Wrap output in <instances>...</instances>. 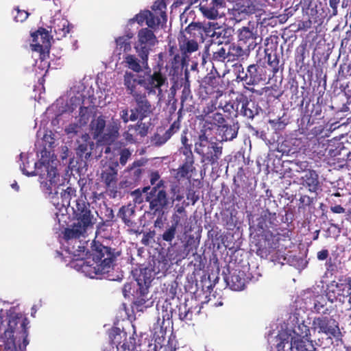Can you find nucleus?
<instances>
[{
	"instance_id": "obj_54",
	"label": "nucleus",
	"mask_w": 351,
	"mask_h": 351,
	"mask_svg": "<svg viewBox=\"0 0 351 351\" xmlns=\"http://www.w3.org/2000/svg\"><path fill=\"white\" fill-rule=\"evenodd\" d=\"M164 350L165 351H175L171 346H165Z\"/></svg>"
},
{
	"instance_id": "obj_39",
	"label": "nucleus",
	"mask_w": 351,
	"mask_h": 351,
	"mask_svg": "<svg viewBox=\"0 0 351 351\" xmlns=\"http://www.w3.org/2000/svg\"><path fill=\"white\" fill-rule=\"evenodd\" d=\"M16 15L14 16V19L17 22H23L25 21L28 16L29 13L25 10H21L19 9H16Z\"/></svg>"
},
{
	"instance_id": "obj_20",
	"label": "nucleus",
	"mask_w": 351,
	"mask_h": 351,
	"mask_svg": "<svg viewBox=\"0 0 351 351\" xmlns=\"http://www.w3.org/2000/svg\"><path fill=\"white\" fill-rule=\"evenodd\" d=\"M154 193H156L151 199H147L150 203V208L155 211L162 210L167 204V198L166 193L160 190L156 191L154 189Z\"/></svg>"
},
{
	"instance_id": "obj_36",
	"label": "nucleus",
	"mask_w": 351,
	"mask_h": 351,
	"mask_svg": "<svg viewBox=\"0 0 351 351\" xmlns=\"http://www.w3.org/2000/svg\"><path fill=\"white\" fill-rule=\"evenodd\" d=\"M132 130H134L136 135H137V138H138V136L142 138L147 134V128L145 124L140 123L137 125L136 128H132Z\"/></svg>"
},
{
	"instance_id": "obj_5",
	"label": "nucleus",
	"mask_w": 351,
	"mask_h": 351,
	"mask_svg": "<svg viewBox=\"0 0 351 351\" xmlns=\"http://www.w3.org/2000/svg\"><path fill=\"white\" fill-rule=\"evenodd\" d=\"M313 328L326 337L325 346H332L331 351H351V346H345L342 341V334L338 324L326 317L314 319Z\"/></svg>"
},
{
	"instance_id": "obj_27",
	"label": "nucleus",
	"mask_w": 351,
	"mask_h": 351,
	"mask_svg": "<svg viewBox=\"0 0 351 351\" xmlns=\"http://www.w3.org/2000/svg\"><path fill=\"white\" fill-rule=\"evenodd\" d=\"M90 127L94 138H97L104 129L105 121L102 118L98 117L92 121Z\"/></svg>"
},
{
	"instance_id": "obj_26",
	"label": "nucleus",
	"mask_w": 351,
	"mask_h": 351,
	"mask_svg": "<svg viewBox=\"0 0 351 351\" xmlns=\"http://www.w3.org/2000/svg\"><path fill=\"white\" fill-rule=\"evenodd\" d=\"M219 132L223 133L222 141H230L237 135V128L235 125L226 126L221 125L219 128Z\"/></svg>"
},
{
	"instance_id": "obj_42",
	"label": "nucleus",
	"mask_w": 351,
	"mask_h": 351,
	"mask_svg": "<svg viewBox=\"0 0 351 351\" xmlns=\"http://www.w3.org/2000/svg\"><path fill=\"white\" fill-rule=\"evenodd\" d=\"M189 310H187L186 307L184 309L180 308L179 317L181 320L190 319L189 317Z\"/></svg>"
},
{
	"instance_id": "obj_32",
	"label": "nucleus",
	"mask_w": 351,
	"mask_h": 351,
	"mask_svg": "<svg viewBox=\"0 0 351 351\" xmlns=\"http://www.w3.org/2000/svg\"><path fill=\"white\" fill-rule=\"evenodd\" d=\"M88 118L85 114H82L80 120V123H73L69 125L66 128L65 132L67 134H75L77 132L78 129L84 124H86Z\"/></svg>"
},
{
	"instance_id": "obj_60",
	"label": "nucleus",
	"mask_w": 351,
	"mask_h": 351,
	"mask_svg": "<svg viewBox=\"0 0 351 351\" xmlns=\"http://www.w3.org/2000/svg\"><path fill=\"white\" fill-rule=\"evenodd\" d=\"M56 214L57 217L59 216V213H56Z\"/></svg>"
},
{
	"instance_id": "obj_2",
	"label": "nucleus",
	"mask_w": 351,
	"mask_h": 351,
	"mask_svg": "<svg viewBox=\"0 0 351 351\" xmlns=\"http://www.w3.org/2000/svg\"><path fill=\"white\" fill-rule=\"evenodd\" d=\"M73 210L77 222L64 231V237L68 242L65 251L71 255L73 263H76L87 256L85 243H82L79 239L86 238L93 231L97 218L83 200L76 201Z\"/></svg>"
},
{
	"instance_id": "obj_50",
	"label": "nucleus",
	"mask_w": 351,
	"mask_h": 351,
	"mask_svg": "<svg viewBox=\"0 0 351 351\" xmlns=\"http://www.w3.org/2000/svg\"><path fill=\"white\" fill-rule=\"evenodd\" d=\"M210 27H212L213 29H217L220 27V25L218 23L210 22L208 23Z\"/></svg>"
},
{
	"instance_id": "obj_53",
	"label": "nucleus",
	"mask_w": 351,
	"mask_h": 351,
	"mask_svg": "<svg viewBox=\"0 0 351 351\" xmlns=\"http://www.w3.org/2000/svg\"><path fill=\"white\" fill-rule=\"evenodd\" d=\"M183 197H184L183 195H176L175 200L180 202L183 199Z\"/></svg>"
},
{
	"instance_id": "obj_9",
	"label": "nucleus",
	"mask_w": 351,
	"mask_h": 351,
	"mask_svg": "<svg viewBox=\"0 0 351 351\" xmlns=\"http://www.w3.org/2000/svg\"><path fill=\"white\" fill-rule=\"evenodd\" d=\"M166 77L160 72L145 74L142 76V86L147 90L148 95L157 94L159 100L162 97V86L166 82Z\"/></svg>"
},
{
	"instance_id": "obj_13",
	"label": "nucleus",
	"mask_w": 351,
	"mask_h": 351,
	"mask_svg": "<svg viewBox=\"0 0 351 351\" xmlns=\"http://www.w3.org/2000/svg\"><path fill=\"white\" fill-rule=\"evenodd\" d=\"M110 338L112 343L116 345L117 351H130L134 348L135 339L131 337L127 339L126 333L119 328L112 330Z\"/></svg>"
},
{
	"instance_id": "obj_45",
	"label": "nucleus",
	"mask_w": 351,
	"mask_h": 351,
	"mask_svg": "<svg viewBox=\"0 0 351 351\" xmlns=\"http://www.w3.org/2000/svg\"><path fill=\"white\" fill-rule=\"evenodd\" d=\"M121 117L125 123L128 122L130 121V117H128V110H123L121 112Z\"/></svg>"
},
{
	"instance_id": "obj_29",
	"label": "nucleus",
	"mask_w": 351,
	"mask_h": 351,
	"mask_svg": "<svg viewBox=\"0 0 351 351\" xmlns=\"http://www.w3.org/2000/svg\"><path fill=\"white\" fill-rule=\"evenodd\" d=\"M180 43V49L184 53H192L198 49V44L194 40L183 38Z\"/></svg>"
},
{
	"instance_id": "obj_34",
	"label": "nucleus",
	"mask_w": 351,
	"mask_h": 351,
	"mask_svg": "<svg viewBox=\"0 0 351 351\" xmlns=\"http://www.w3.org/2000/svg\"><path fill=\"white\" fill-rule=\"evenodd\" d=\"M178 220H176V223L171 226L169 228L167 229L162 234L163 240L167 242H171L175 237L176 227Z\"/></svg>"
},
{
	"instance_id": "obj_11",
	"label": "nucleus",
	"mask_w": 351,
	"mask_h": 351,
	"mask_svg": "<svg viewBox=\"0 0 351 351\" xmlns=\"http://www.w3.org/2000/svg\"><path fill=\"white\" fill-rule=\"evenodd\" d=\"M32 49L41 53L42 58L48 57L51 36L48 32L43 28L32 34Z\"/></svg>"
},
{
	"instance_id": "obj_19",
	"label": "nucleus",
	"mask_w": 351,
	"mask_h": 351,
	"mask_svg": "<svg viewBox=\"0 0 351 351\" xmlns=\"http://www.w3.org/2000/svg\"><path fill=\"white\" fill-rule=\"evenodd\" d=\"M246 284L245 273L242 271L234 272L228 280V285L232 290L241 291Z\"/></svg>"
},
{
	"instance_id": "obj_28",
	"label": "nucleus",
	"mask_w": 351,
	"mask_h": 351,
	"mask_svg": "<svg viewBox=\"0 0 351 351\" xmlns=\"http://www.w3.org/2000/svg\"><path fill=\"white\" fill-rule=\"evenodd\" d=\"M117 173V171L114 167H108L101 173V178L108 186H110L115 182Z\"/></svg>"
},
{
	"instance_id": "obj_55",
	"label": "nucleus",
	"mask_w": 351,
	"mask_h": 351,
	"mask_svg": "<svg viewBox=\"0 0 351 351\" xmlns=\"http://www.w3.org/2000/svg\"><path fill=\"white\" fill-rule=\"evenodd\" d=\"M184 208L182 206H180L177 209V212L179 213H182V212H184Z\"/></svg>"
},
{
	"instance_id": "obj_59",
	"label": "nucleus",
	"mask_w": 351,
	"mask_h": 351,
	"mask_svg": "<svg viewBox=\"0 0 351 351\" xmlns=\"http://www.w3.org/2000/svg\"><path fill=\"white\" fill-rule=\"evenodd\" d=\"M109 152V148H107L106 150V152Z\"/></svg>"
},
{
	"instance_id": "obj_8",
	"label": "nucleus",
	"mask_w": 351,
	"mask_h": 351,
	"mask_svg": "<svg viewBox=\"0 0 351 351\" xmlns=\"http://www.w3.org/2000/svg\"><path fill=\"white\" fill-rule=\"evenodd\" d=\"M326 292L328 301L330 302L339 301L343 304L351 294V280L332 281L328 285Z\"/></svg>"
},
{
	"instance_id": "obj_33",
	"label": "nucleus",
	"mask_w": 351,
	"mask_h": 351,
	"mask_svg": "<svg viewBox=\"0 0 351 351\" xmlns=\"http://www.w3.org/2000/svg\"><path fill=\"white\" fill-rule=\"evenodd\" d=\"M305 182L312 189L310 190H315L317 184V175L315 171H308L305 174Z\"/></svg>"
},
{
	"instance_id": "obj_22",
	"label": "nucleus",
	"mask_w": 351,
	"mask_h": 351,
	"mask_svg": "<svg viewBox=\"0 0 351 351\" xmlns=\"http://www.w3.org/2000/svg\"><path fill=\"white\" fill-rule=\"evenodd\" d=\"M133 37L131 32L127 33L125 35L119 36L115 39L116 50L121 52H128L131 49L130 39Z\"/></svg>"
},
{
	"instance_id": "obj_17",
	"label": "nucleus",
	"mask_w": 351,
	"mask_h": 351,
	"mask_svg": "<svg viewBox=\"0 0 351 351\" xmlns=\"http://www.w3.org/2000/svg\"><path fill=\"white\" fill-rule=\"evenodd\" d=\"M124 85L129 94L132 95L134 97L138 96L136 88L137 85L142 86V76L136 75L131 72L126 71L123 75Z\"/></svg>"
},
{
	"instance_id": "obj_14",
	"label": "nucleus",
	"mask_w": 351,
	"mask_h": 351,
	"mask_svg": "<svg viewBox=\"0 0 351 351\" xmlns=\"http://www.w3.org/2000/svg\"><path fill=\"white\" fill-rule=\"evenodd\" d=\"M310 334L309 328L304 324H300L295 326L293 330H287L279 332L280 339L287 340L288 341H293L296 339L298 341L309 340L308 335Z\"/></svg>"
},
{
	"instance_id": "obj_57",
	"label": "nucleus",
	"mask_w": 351,
	"mask_h": 351,
	"mask_svg": "<svg viewBox=\"0 0 351 351\" xmlns=\"http://www.w3.org/2000/svg\"><path fill=\"white\" fill-rule=\"evenodd\" d=\"M79 148L80 149V150H81V151H84V150H85V149H86V147H84V145H80V146L79 147Z\"/></svg>"
},
{
	"instance_id": "obj_38",
	"label": "nucleus",
	"mask_w": 351,
	"mask_h": 351,
	"mask_svg": "<svg viewBox=\"0 0 351 351\" xmlns=\"http://www.w3.org/2000/svg\"><path fill=\"white\" fill-rule=\"evenodd\" d=\"M124 137L128 142L134 143L139 140L137 135L132 130V128H129L128 131L124 134Z\"/></svg>"
},
{
	"instance_id": "obj_37",
	"label": "nucleus",
	"mask_w": 351,
	"mask_h": 351,
	"mask_svg": "<svg viewBox=\"0 0 351 351\" xmlns=\"http://www.w3.org/2000/svg\"><path fill=\"white\" fill-rule=\"evenodd\" d=\"M39 53V60H36V66H38L39 69H40L42 71H47V69L49 68V62L46 60V58L47 57H45V58H42L41 53Z\"/></svg>"
},
{
	"instance_id": "obj_1",
	"label": "nucleus",
	"mask_w": 351,
	"mask_h": 351,
	"mask_svg": "<svg viewBox=\"0 0 351 351\" xmlns=\"http://www.w3.org/2000/svg\"><path fill=\"white\" fill-rule=\"evenodd\" d=\"M20 157L23 161L20 169L23 173L27 176H38V182L41 191L50 199L54 205L57 206L59 212L64 215L67 212V208L61 205L58 208L59 203L54 199L58 194L60 186L64 184V180L57 169L58 161L53 153L47 151L46 148L38 154L36 161L33 158V154H21Z\"/></svg>"
},
{
	"instance_id": "obj_43",
	"label": "nucleus",
	"mask_w": 351,
	"mask_h": 351,
	"mask_svg": "<svg viewBox=\"0 0 351 351\" xmlns=\"http://www.w3.org/2000/svg\"><path fill=\"white\" fill-rule=\"evenodd\" d=\"M344 315L342 319L345 322L348 323L349 325H351V310L343 311Z\"/></svg>"
},
{
	"instance_id": "obj_25",
	"label": "nucleus",
	"mask_w": 351,
	"mask_h": 351,
	"mask_svg": "<svg viewBox=\"0 0 351 351\" xmlns=\"http://www.w3.org/2000/svg\"><path fill=\"white\" fill-rule=\"evenodd\" d=\"M184 154L186 157V162L178 169V174L180 177H185L192 171L193 160L192 158V153L190 150L185 148Z\"/></svg>"
},
{
	"instance_id": "obj_4",
	"label": "nucleus",
	"mask_w": 351,
	"mask_h": 351,
	"mask_svg": "<svg viewBox=\"0 0 351 351\" xmlns=\"http://www.w3.org/2000/svg\"><path fill=\"white\" fill-rule=\"evenodd\" d=\"M113 258L109 248L102 245H95L93 252L81 260L73 263V267L81 271L90 278H97L110 271L112 265Z\"/></svg>"
},
{
	"instance_id": "obj_46",
	"label": "nucleus",
	"mask_w": 351,
	"mask_h": 351,
	"mask_svg": "<svg viewBox=\"0 0 351 351\" xmlns=\"http://www.w3.org/2000/svg\"><path fill=\"white\" fill-rule=\"evenodd\" d=\"M328 256V251L322 250L317 253V258L319 260L323 261L325 260Z\"/></svg>"
},
{
	"instance_id": "obj_23",
	"label": "nucleus",
	"mask_w": 351,
	"mask_h": 351,
	"mask_svg": "<svg viewBox=\"0 0 351 351\" xmlns=\"http://www.w3.org/2000/svg\"><path fill=\"white\" fill-rule=\"evenodd\" d=\"M125 62L127 66L136 73H140L143 69H149L148 65L147 66H143V61L141 59V64L138 59L134 55H127L125 58Z\"/></svg>"
},
{
	"instance_id": "obj_35",
	"label": "nucleus",
	"mask_w": 351,
	"mask_h": 351,
	"mask_svg": "<svg viewBox=\"0 0 351 351\" xmlns=\"http://www.w3.org/2000/svg\"><path fill=\"white\" fill-rule=\"evenodd\" d=\"M43 141L45 143V146H48L51 147L53 146L55 144V138L54 134L51 132H47L43 136Z\"/></svg>"
},
{
	"instance_id": "obj_6",
	"label": "nucleus",
	"mask_w": 351,
	"mask_h": 351,
	"mask_svg": "<svg viewBox=\"0 0 351 351\" xmlns=\"http://www.w3.org/2000/svg\"><path fill=\"white\" fill-rule=\"evenodd\" d=\"M164 8H165V5L162 1L156 2L152 6L154 12L149 10L141 11L128 21V24L137 23L138 25H143L145 23L152 29H156L159 26L162 27L167 22V15L165 11L163 10Z\"/></svg>"
},
{
	"instance_id": "obj_24",
	"label": "nucleus",
	"mask_w": 351,
	"mask_h": 351,
	"mask_svg": "<svg viewBox=\"0 0 351 351\" xmlns=\"http://www.w3.org/2000/svg\"><path fill=\"white\" fill-rule=\"evenodd\" d=\"M291 351H315L311 341L309 340L298 341L296 339L290 343Z\"/></svg>"
},
{
	"instance_id": "obj_49",
	"label": "nucleus",
	"mask_w": 351,
	"mask_h": 351,
	"mask_svg": "<svg viewBox=\"0 0 351 351\" xmlns=\"http://www.w3.org/2000/svg\"><path fill=\"white\" fill-rule=\"evenodd\" d=\"M332 210L334 213H341L344 212V209L340 206H337L332 208Z\"/></svg>"
},
{
	"instance_id": "obj_12",
	"label": "nucleus",
	"mask_w": 351,
	"mask_h": 351,
	"mask_svg": "<svg viewBox=\"0 0 351 351\" xmlns=\"http://www.w3.org/2000/svg\"><path fill=\"white\" fill-rule=\"evenodd\" d=\"M48 27L51 32H53L56 38L60 40L66 36L71 29L70 23L62 17L60 10H58L53 19L50 21Z\"/></svg>"
},
{
	"instance_id": "obj_18",
	"label": "nucleus",
	"mask_w": 351,
	"mask_h": 351,
	"mask_svg": "<svg viewBox=\"0 0 351 351\" xmlns=\"http://www.w3.org/2000/svg\"><path fill=\"white\" fill-rule=\"evenodd\" d=\"M222 154V147L217 146L216 143L211 142L209 146L205 147L203 152L200 154L202 161H208L211 164L217 162Z\"/></svg>"
},
{
	"instance_id": "obj_41",
	"label": "nucleus",
	"mask_w": 351,
	"mask_h": 351,
	"mask_svg": "<svg viewBox=\"0 0 351 351\" xmlns=\"http://www.w3.org/2000/svg\"><path fill=\"white\" fill-rule=\"evenodd\" d=\"M278 339L280 341V342H278L277 343V346H276L277 351H286V350H285V345L286 344H289L290 345V341L287 342V340L280 339V337H279V335H278Z\"/></svg>"
},
{
	"instance_id": "obj_21",
	"label": "nucleus",
	"mask_w": 351,
	"mask_h": 351,
	"mask_svg": "<svg viewBox=\"0 0 351 351\" xmlns=\"http://www.w3.org/2000/svg\"><path fill=\"white\" fill-rule=\"evenodd\" d=\"M238 37L240 42L248 45V47L254 48L256 43L255 40L257 38L256 34L254 33L249 27H243L239 29Z\"/></svg>"
},
{
	"instance_id": "obj_15",
	"label": "nucleus",
	"mask_w": 351,
	"mask_h": 351,
	"mask_svg": "<svg viewBox=\"0 0 351 351\" xmlns=\"http://www.w3.org/2000/svg\"><path fill=\"white\" fill-rule=\"evenodd\" d=\"M134 98L137 103V108L135 110H131L130 119L132 121H134L138 119H143L148 117L153 110L151 104L145 95H138Z\"/></svg>"
},
{
	"instance_id": "obj_44",
	"label": "nucleus",
	"mask_w": 351,
	"mask_h": 351,
	"mask_svg": "<svg viewBox=\"0 0 351 351\" xmlns=\"http://www.w3.org/2000/svg\"><path fill=\"white\" fill-rule=\"evenodd\" d=\"M342 304L343 311L351 310V294Z\"/></svg>"
},
{
	"instance_id": "obj_51",
	"label": "nucleus",
	"mask_w": 351,
	"mask_h": 351,
	"mask_svg": "<svg viewBox=\"0 0 351 351\" xmlns=\"http://www.w3.org/2000/svg\"><path fill=\"white\" fill-rule=\"evenodd\" d=\"M11 187L16 191H18L19 190V186L16 182H14L13 184H12Z\"/></svg>"
},
{
	"instance_id": "obj_56",
	"label": "nucleus",
	"mask_w": 351,
	"mask_h": 351,
	"mask_svg": "<svg viewBox=\"0 0 351 351\" xmlns=\"http://www.w3.org/2000/svg\"><path fill=\"white\" fill-rule=\"evenodd\" d=\"M195 26H196L195 25L191 24V25H189L188 28H189V29H193Z\"/></svg>"
},
{
	"instance_id": "obj_30",
	"label": "nucleus",
	"mask_w": 351,
	"mask_h": 351,
	"mask_svg": "<svg viewBox=\"0 0 351 351\" xmlns=\"http://www.w3.org/2000/svg\"><path fill=\"white\" fill-rule=\"evenodd\" d=\"M326 295H313V308L315 311L317 313H324V307L326 304Z\"/></svg>"
},
{
	"instance_id": "obj_7",
	"label": "nucleus",
	"mask_w": 351,
	"mask_h": 351,
	"mask_svg": "<svg viewBox=\"0 0 351 351\" xmlns=\"http://www.w3.org/2000/svg\"><path fill=\"white\" fill-rule=\"evenodd\" d=\"M158 40L152 30L147 27L141 29L138 32L137 41L134 49L138 56L143 61V66H147V60L152 48L158 44Z\"/></svg>"
},
{
	"instance_id": "obj_10",
	"label": "nucleus",
	"mask_w": 351,
	"mask_h": 351,
	"mask_svg": "<svg viewBox=\"0 0 351 351\" xmlns=\"http://www.w3.org/2000/svg\"><path fill=\"white\" fill-rule=\"evenodd\" d=\"M199 7L203 16L210 20H217L225 15L224 0H201Z\"/></svg>"
},
{
	"instance_id": "obj_31",
	"label": "nucleus",
	"mask_w": 351,
	"mask_h": 351,
	"mask_svg": "<svg viewBox=\"0 0 351 351\" xmlns=\"http://www.w3.org/2000/svg\"><path fill=\"white\" fill-rule=\"evenodd\" d=\"M211 143L207 136L205 134H202L199 136L198 141L195 143V152L200 155L201 153L203 152V150L207 146Z\"/></svg>"
},
{
	"instance_id": "obj_52",
	"label": "nucleus",
	"mask_w": 351,
	"mask_h": 351,
	"mask_svg": "<svg viewBox=\"0 0 351 351\" xmlns=\"http://www.w3.org/2000/svg\"><path fill=\"white\" fill-rule=\"evenodd\" d=\"M216 117L218 118L219 123H222L224 121V119L221 114H216Z\"/></svg>"
},
{
	"instance_id": "obj_58",
	"label": "nucleus",
	"mask_w": 351,
	"mask_h": 351,
	"mask_svg": "<svg viewBox=\"0 0 351 351\" xmlns=\"http://www.w3.org/2000/svg\"><path fill=\"white\" fill-rule=\"evenodd\" d=\"M148 189H149V188L145 187V188H144V191H147V190H148Z\"/></svg>"
},
{
	"instance_id": "obj_40",
	"label": "nucleus",
	"mask_w": 351,
	"mask_h": 351,
	"mask_svg": "<svg viewBox=\"0 0 351 351\" xmlns=\"http://www.w3.org/2000/svg\"><path fill=\"white\" fill-rule=\"evenodd\" d=\"M130 156V152L128 149H123L121 152L120 162L124 165L128 158Z\"/></svg>"
},
{
	"instance_id": "obj_47",
	"label": "nucleus",
	"mask_w": 351,
	"mask_h": 351,
	"mask_svg": "<svg viewBox=\"0 0 351 351\" xmlns=\"http://www.w3.org/2000/svg\"><path fill=\"white\" fill-rule=\"evenodd\" d=\"M339 0H329L330 7L334 10V14H337V6L338 4Z\"/></svg>"
},
{
	"instance_id": "obj_48",
	"label": "nucleus",
	"mask_w": 351,
	"mask_h": 351,
	"mask_svg": "<svg viewBox=\"0 0 351 351\" xmlns=\"http://www.w3.org/2000/svg\"><path fill=\"white\" fill-rule=\"evenodd\" d=\"M159 179V175L158 173H152L151 174V178H150V182L152 183V184H155L156 181H158Z\"/></svg>"
},
{
	"instance_id": "obj_3",
	"label": "nucleus",
	"mask_w": 351,
	"mask_h": 351,
	"mask_svg": "<svg viewBox=\"0 0 351 351\" xmlns=\"http://www.w3.org/2000/svg\"><path fill=\"white\" fill-rule=\"evenodd\" d=\"M27 321L22 314L14 308L7 311L5 317L0 319V334L9 346H19L20 350L25 349L29 343L26 325Z\"/></svg>"
},
{
	"instance_id": "obj_16",
	"label": "nucleus",
	"mask_w": 351,
	"mask_h": 351,
	"mask_svg": "<svg viewBox=\"0 0 351 351\" xmlns=\"http://www.w3.org/2000/svg\"><path fill=\"white\" fill-rule=\"evenodd\" d=\"M138 285L139 286V290L141 297L137 298L134 302V306L138 311H143L144 308H147L149 305L144 306L147 301V294L148 293V288L151 283L150 278H145L144 276L141 278V276L136 279Z\"/></svg>"
}]
</instances>
